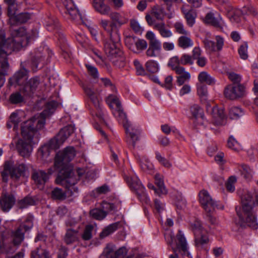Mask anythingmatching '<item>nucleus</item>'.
I'll return each instance as SVG.
<instances>
[{"label":"nucleus","instance_id":"60","mask_svg":"<svg viewBox=\"0 0 258 258\" xmlns=\"http://www.w3.org/2000/svg\"><path fill=\"white\" fill-rule=\"evenodd\" d=\"M155 155L156 159L163 166L166 168H170L171 167L172 165L171 163L163 157L159 152H156Z\"/></svg>","mask_w":258,"mask_h":258},{"label":"nucleus","instance_id":"8","mask_svg":"<svg viewBox=\"0 0 258 258\" xmlns=\"http://www.w3.org/2000/svg\"><path fill=\"white\" fill-rule=\"evenodd\" d=\"M177 239L176 246H172L173 253L169 255V258H180L179 254L183 257L192 258V256L188 251L186 239L180 230H179L177 234Z\"/></svg>","mask_w":258,"mask_h":258},{"label":"nucleus","instance_id":"49","mask_svg":"<svg viewBox=\"0 0 258 258\" xmlns=\"http://www.w3.org/2000/svg\"><path fill=\"white\" fill-rule=\"evenodd\" d=\"M90 215L96 220H101L106 216L107 213L104 211L96 208L90 211Z\"/></svg>","mask_w":258,"mask_h":258},{"label":"nucleus","instance_id":"19","mask_svg":"<svg viewBox=\"0 0 258 258\" xmlns=\"http://www.w3.org/2000/svg\"><path fill=\"white\" fill-rule=\"evenodd\" d=\"M203 21L205 23L210 24L218 28H222L224 26V21L221 16L218 14L215 16L213 12L208 13Z\"/></svg>","mask_w":258,"mask_h":258},{"label":"nucleus","instance_id":"41","mask_svg":"<svg viewBox=\"0 0 258 258\" xmlns=\"http://www.w3.org/2000/svg\"><path fill=\"white\" fill-rule=\"evenodd\" d=\"M190 229L192 231L195 236L201 233H204L206 231L202 227L199 220H196L190 223Z\"/></svg>","mask_w":258,"mask_h":258},{"label":"nucleus","instance_id":"11","mask_svg":"<svg viewBox=\"0 0 258 258\" xmlns=\"http://www.w3.org/2000/svg\"><path fill=\"white\" fill-rule=\"evenodd\" d=\"M149 40V47L146 52L148 57H160L162 50L161 43L152 31H148L146 34Z\"/></svg>","mask_w":258,"mask_h":258},{"label":"nucleus","instance_id":"15","mask_svg":"<svg viewBox=\"0 0 258 258\" xmlns=\"http://www.w3.org/2000/svg\"><path fill=\"white\" fill-rule=\"evenodd\" d=\"M13 51L11 46H0V73L7 75L9 69L8 56Z\"/></svg>","mask_w":258,"mask_h":258},{"label":"nucleus","instance_id":"25","mask_svg":"<svg viewBox=\"0 0 258 258\" xmlns=\"http://www.w3.org/2000/svg\"><path fill=\"white\" fill-rule=\"evenodd\" d=\"M154 29L158 31L160 36L163 38H169L173 35L171 31L163 21L155 24Z\"/></svg>","mask_w":258,"mask_h":258},{"label":"nucleus","instance_id":"45","mask_svg":"<svg viewBox=\"0 0 258 258\" xmlns=\"http://www.w3.org/2000/svg\"><path fill=\"white\" fill-rule=\"evenodd\" d=\"M51 196L53 200L59 201L64 200L67 198L66 193L58 187H55L52 190Z\"/></svg>","mask_w":258,"mask_h":258},{"label":"nucleus","instance_id":"26","mask_svg":"<svg viewBox=\"0 0 258 258\" xmlns=\"http://www.w3.org/2000/svg\"><path fill=\"white\" fill-rule=\"evenodd\" d=\"M80 227V224H79L77 229L71 228L67 231L64 237V240L67 244H71L78 240L79 236Z\"/></svg>","mask_w":258,"mask_h":258},{"label":"nucleus","instance_id":"16","mask_svg":"<svg viewBox=\"0 0 258 258\" xmlns=\"http://www.w3.org/2000/svg\"><path fill=\"white\" fill-rule=\"evenodd\" d=\"M16 198L14 193L4 190L0 197V207L4 212H8L15 205Z\"/></svg>","mask_w":258,"mask_h":258},{"label":"nucleus","instance_id":"27","mask_svg":"<svg viewBox=\"0 0 258 258\" xmlns=\"http://www.w3.org/2000/svg\"><path fill=\"white\" fill-rule=\"evenodd\" d=\"M30 18V14L28 13H21L18 15H14L9 17L10 25H15L17 23H23L26 22Z\"/></svg>","mask_w":258,"mask_h":258},{"label":"nucleus","instance_id":"55","mask_svg":"<svg viewBox=\"0 0 258 258\" xmlns=\"http://www.w3.org/2000/svg\"><path fill=\"white\" fill-rule=\"evenodd\" d=\"M25 95H22L20 92L12 93L10 96V101L12 104H18L24 101Z\"/></svg>","mask_w":258,"mask_h":258},{"label":"nucleus","instance_id":"20","mask_svg":"<svg viewBox=\"0 0 258 258\" xmlns=\"http://www.w3.org/2000/svg\"><path fill=\"white\" fill-rule=\"evenodd\" d=\"M126 253L127 250L125 247H122L114 251L112 247L107 246L100 258H124Z\"/></svg>","mask_w":258,"mask_h":258},{"label":"nucleus","instance_id":"34","mask_svg":"<svg viewBox=\"0 0 258 258\" xmlns=\"http://www.w3.org/2000/svg\"><path fill=\"white\" fill-rule=\"evenodd\" d=\"M31 258H51L49 252L39 246L31 252Z\"/></svg>","mask_w":258,"mask_h":258},{"label":"nucleus","instance_id":"46","mask_svg":"<svg viewBox=\"0 0 258 258\" xmlns=\"http://www.w3.org/2000/svg\"><path fill=\"white\" fill-rule=\"evenodd\" d=\"M118 223H114L108 225L107 227L105 228L102 232L100 234V237L101 238H103L109 234L112 233L116 231L118 228Z\"/></svg>","mask_w":258,"mask_h":258},{"label":"nucleus","instance_id":"61","mask_svg":"<svg viewBox=\"0 0 258 258\" xmlns=\"http://www.w3.org/2000/svg\"><path fill=\"white\" fill-rule=\"evenodd\" d=\"M247 48V44L245 42L242 44L238 49V53L241 59L245 60L248 58Z\"/></svg>","mask_w":258,"mask_h":258},{"label":"nucleus","instance_id":"10","mask_svg":"<svg viewBox=\"0 0 258 258\" xmlns=\"http://www.w3.org/2000/svg\"><path fill=\"white\" fill-rule=\"evenodd\" d=\"M200 203L207 213H213L216 209H223V206L213 200L208 191L203 189L199 194Z\"/></svg>","mask_w":258,"mask_h":258},{"label":"nucleus","instance_id":"4","mask_svg":"<svg viewBox=\"0 0 258 258\" xmlns=\"http://www.w3.org/2000/svg\"><path fill=\"white\" fill-rule=\"evenodd\" d=\"M38 130L32 121L27 120L23 123L21 126L22 138L18 141L16 145L17 149L22 157L30 156L33 150V145L37 140L35 136Z\"/></svg>","mask_w":258,"mask_h":258},{"label":"nucleus","instance_id":"56","mask_svg":"<svg viewBox=\"0 0 258 258\" xmlns=\"http://www.w3.org/2000/svg\"><path fill=\"white\" fill-rule=\"evenodd\" d=\"M58 25L57 20L53 17H49L46 22V27L48 31H52L57 28Z\"/></svg>","mask_w":258,"mask_h":258},{"label":"nucleus","instance_id":"43","mask_svg":"<svg viewBox=\"0 0 258 258\" xmlns=\"http://www.w3.org/2000/svg\"><path fill=\"white\" fill-rule=\"evenodd\" d=\"M155 181L160 193L162 195L166 194L167 191L164 186L163 176L159 173H156L155 175Z\"/></svg>","mask_w":258,"mask_h":258},{"label":"nucleus","instance_id":"62","mask_svg":"<svg viewBox=\"0 0 258 258\" xmlns=\"http://www.w3.org/2000/svg\"><path fill=\"white\" fill-rule=\"evenodd\" d=\"M227 145L228 148L234 151H238L240 148L239 144L233 137H229L227 142Z\"/></svg>","mask_w":258,"mask_h":258},{"label":"nucleus","instance_id":"3","mask_svg":"<svg viewBox=\"0 0 258 258\" xmlns=\"http://www.w3.org/2000/svg\"><path fill=\"white\" fill-rule=\"evenodd\" d=\"M106 102L112 109L113 115L118 118L123 124L126 132L127 142L133 148L136 146V142L139 141L140 130L139 127L130 122L123 112L118 98L115 95H110L106 99Z\"/></svg>","mask_w":258,"mask_h":258},{"label":"nucleus","instance_id":"28","mask_svg":"<svg viewBox=\"0 0 258 258\" xmlns=\"http://www.w3.org/2000/svg\"><path fill=\"white\" fill-rule=\"evenodd\" d=\"M45 63L44 53L40 51L36 52L32 58V69L33 71H36L39 64L43 66Z\"/></svg>","mask_w":258,"mask_h":258},{"label":"nucleus","instance_id":"14","mask_svg":"<svg viewBox=\"0 0 258 258\" xmlns=\"http://www.w3.org/2000/svg\"><path fill=\"white\" fill-rule=\"evenodd\" d=\"M245 94V88L242 84L228 85L224 91L225 96L230 100L242 97Z\"/></svg>","mask_w":258,"mask_h":258},{"label":"nucleus","instance_id":"53","mask_svg":"<svg viewBox=\"0 0 258 258\" xmlns=\"http://www.w3.org/2000/svg\"><path fill=\"white\" fill-rule=\"evenodd\" d=\"M100 26L106 32H107L110 34V37H111V33H113L115 32H117V31H113V29L115 28L113 26L111 25V22L108 20L102 19L100 21Z\"/></svg>","mask_w":258,"mask_h":258},{"label":"nucleus","instance_id":"44","mask_svg":"<svg viewBox=\"0 0 258 258\" xmlns=\"http://www.w3.org/2000/svg\"><path fill=\"white\" fill-rule=\"evenodd\" d=\"M98 172V170L92 168L91 166L87 167L84 169L82 172V178H85L88 180L93 179Z\"/></svg>","mask_w":258,"mask_h":258},{"label":"nucleus","instance_id":"18","mask_svg":"<svg viewBox=\"0 0 258 258\" xmlns=\"http://www.w3.org/2000/svg\"><path fill=\"white\" fill-rule=\"evenodd\" d=\"M32 178L35 183L39 188H43L44 185L48 180L49 177L44 170L33 169L32 173Z\"/></svg>","mask_w":258,"mask_h":258},{"label":"nucleus","instance_id":"23","mask_svg":"<svg viewBox=\"0 0 258 258\" xmlns=\"http://www.w3.org/2000/svg\"><path fill=\"white\" fill-rule=\"evenodd\" d=\"M40 81L38 77L31 78L24 86L22 93L25 96H31L39 85Z\"/></svg>","mask_w":258,"mask_h":258},{"label":"nucleus","instance_id":"51","mask_svg":"<svg viewBox=\"0 0 258 258\" xmlns=\"http://www.w3.org/2000/svg\"><path fill=\"white\" fill-rule=\"evenodd\" d=\"M34 204L35 201L32 198L29 197H26L18 202V206L20 209L26 208Z\"/></svg>","mask_w":258,"mask_h":258},{"label":"nucleus","instance_id":"22","mask_svg":"<svg viewBox=\"0 0 258 258\" xmlns=\"http://www.w3.org/2000/svg\"><path fill=\"white\" fill-rule=\"evenodd\" d=\"M28 72L25 68L21 69L19 71L10 79L9 83L11 85H22L27 79Z\"/></svg>","mask_w":258,"mask_h":258},{"label":"nucleus","instance_id":"5","mask_svg":"<svg viewBox=\"0 0 258 258\" xmlns=\"http://www.w3.org/2000/svg\"><path fill=\"white\" fill-rule=\"evenodd\" d=\"M15 25H10L12 37L4 40L2 45L11 46L13 51H19L26 46L31 37L28 34L24 27L15 28Z\"/></svg>","mask_w":258,"mask_h":258},{"label":"nucleus","instance_id":"58","mask_svg":"<svg viewBox=\"0 0 258 258\" xmlns=\"http://www.w3.org/2000/svg\"><path fill=\"white\" fill-rule=\"evenodd\" d=\"M147 70L152 73H156L159 70L158 65L156 61L152 60L148 61L146 63Z\"/></svg>","mask_w":258,"mask_h":258},{"label":"nucleus","instance_id":"24","mask_svg":"<svg viewBox=\"0 0 258 258\" xmlns=\"http://www.w3.org/2000/svg\"><path fill=\"white\" fill-rule=\"evenodd\" d=\"M181 11L184 15L187 25L190 27H192L195 24L197 17V14L195 11L192 9H189V6L185 4L183 5Z\"/></svg>","mask_w":258,"mask_h":258},{"label":"nucleus","instance_id":"7","mask_svg":"<svg viewBox=\"0 0 258 258\" xmlns=\"http://www.w3.org/2000/svg\"><path fill=\"white\" fill-rule=\"evenodd\" d=\"M25 170L26 166L24 164L13 165L12 161H7L4 165V169L1 172L3 180L7 182L9 174L12 179L16 181L18 180L21 176L23 175Z\"/></svg>","mask_w":258,"mask_h":258},{"label":"nucleus","instance_id":"21","mask_svg":"<svg viewBox=\"0 0 258 258\" xmlns=\"http://www.w3.org/2000/svg\"><path fill=\"white\" fill-rule=\"evenodd\" d=\"M210 114L213 118V122L215 125L220 126L226 124V118L222 108H219L217 106L215 107Z\"/></svg>","mask_w":258,"mask_h":258},{"label":"nucleus","instance_id":"57","mask_svg":"<svg viewBox=\"0 0 258 258\" xmlns=\"http://www.w3.org/2000/svg\"><path fill=\"white\" fill-rule=\"evenodd\" d=\"M165 239L168 244L170 245L171 247L176 246V242H177V238L175 239L174 234L171 231H167L165 233Z\"/></svg>","mask_w":258,"mask_h":258},{"label":"nucleus","instance_id":"47","mask_svg":"<svg viewBox=\"0 0 258 258\" xmlns=\"http://www.w3.org/2000/svg\"><path fill=\"white\" fill-rule=\"evenodd\" d=\"M242 15L243 13L240 10H235L233 12H231L229 13V19L232 23H238L241 20Z\"/></svg>","mask_w":258,"mask_h":258},{"label":"nucleus","instance_id":"29","mask_svg":"<svg viewBox=\"0 0 258 258\" xmlns=\"http://www.w3.org/2000/svg\"><path fill=\"white\" fill-rule=\"evenodd\" d=\"M74 132V126L72 125H69L62 128L56 136H57V139L60 141V143H63Z\"/></svg>","mask_w":258,"mask_h":258},{"label":"nucleus","instance_id":"37","mask_svg":"<svg viewBox=\"0 0 258 258\" xmlns=\"http://www.w3.org/2000/svg\"><path fill=\"white\" fill-rule=\"evenodd\" d=\"M239 170L241 175L247 180H250L254 173L253 170L246 164H241L239 167Z\"/></svg>","mask_w":258,"mask_h":258},{"label":"nucleus","instance_id":"33","mask_svg":"<svg viewBox=\"0 0 258 258\" xmlns=\"http://www.w3.org/2000/svg\"><path fill=\"white\" fill-rule=\"evenodd\" d=\"M112 64L117 68H123L126 64L125 58L123 52H119L113 57L109 58Z\"/></svg>","mask_w":258,"mask_h":258},{"label":"nucleus","instance_id":"17","mask_svg":"<svg viewBox=\"0 0 258 258\" xmlns=\"http://www.w3.org/2000/svg\"><path fill=\"white\" fill-rule=\"evenodd\" d=\"M216 42L209 40L208 38H205L203 42L206 49L212 52L221 51L224 44V40L223 37L219 35L215 37Z\"/></svg>","mask_w":258,"mask_h":258},{"label":"nucleus","instance_id":"12","mask_svg":"<svg viewBox=\"0 0 258 258\" xmlns=\"http://www.w3.org/2000/svg\"><path fill=\"white\" fill-rule=\"evenodd\" d=\"M57 105V103L56 101H52L48 102L45 109L37 117H34L28 121H32L37 129L43 128L45 123V118L54 112Z\"/></svg>","mask_w":258,"mask_h":258},{"label":"nucleus","instance_id":"31","mask_svg":"<svg viewBox=\"0 0 258 258\" xmlns=\"http://www.w3.org/2000/svg\"><path fill=\"white\" fill-rule=\"evenodd\" d=\"M104 0H93V7L96 11L102 15H107L110 10V7L106 5Z\"/></svg>","mask_w":258,"mask_h":258},{"label":"nucleus","instance_id":"30","mask_svg":"<svg viewBox=\"0 0 258 258\" xmlns=\"http://www.w3.org/2000/svg\"><path fill=\"white\" fill-rule=\"evenodd\" d=\"M63 5L66 9V13L71 16L72 20H75L79 16V10L74 7L72 0H65L63 2Z\"/></svg>","mask_w":258,"mask_h":258},{"label":"nucleus","instance_id":"2","mask_svg":"<svg viewBox=\"0 0 258 258\" xmlns=\"http://www.w3.org/2000/svg\"><path fill=\"white\" fill-rule=\"evenodd\" d=\"M242 211H238L236 208L239 217L238 224L242 227H249L256 229L258 223L255 214V208L258 205V194L255 192L244 194L241 198Z\"/></svg>","mask_w":258,"mask_h":258},{"label":"nucleus","instance_id":"6","mask_svg":"<svg viewBox=\"0 0 258 258\" xmlns=\"http://www.w3.org/2000/svg\"><path fill=\"white\" fill-rule=\"evenodd\" d=\"M28 228L25 225H20L16 230L12 231L11 234V241L13 245H5L0 239V250L4 248L7 253H13L21 244L24 239V232Z\"/></svg>","mask_w":258,"mask_h":258},{"label":"nucleus","instance_id":"1","mask_svg":"<svg viewBox=\"0 0 258 258\" xmlns=\"http://www.w3.org/2000/svg\"><path fill=\"white\" fill-rule=\"evenodd\" d=\"M76 156V151L73 147H67L57 153L55 156L54 167L60 169L55 179V183L64 186L71 194L78 193L79 187L76 185L78 179L74 175L72 168L67 163Z\"/></svg>","mask_w":258,"mask_h":258},{"label":"nucleus","instance_id":"50","mask_svg":"<svg viewBox=\"0 0 258 258\" xmlns=\"http://www.w3.org/2000/svg\"><path fill=\"white\" fill-rule=\"evenodd\" d=\"M94 105V109L92 110L91 113L93 116H95L99 120H102L105 122L103 118V112L102 110V108L100 105V100L98 101L97 104H93Z\"/></svg>","mask_w":258,"mask_h":258},{"label":"nucleus","instance_id":"52","mask_svg":"<svg viewBox=\"0 0 258 258\" xmlns=\"http://www.w3.org/2000/svg\"><path fill=\"white\" fill-rule=\"evenodd\" d=\"M197 93L202 101H207L208 90L206 86L202 84L197 85Z\"/></svg>","mask_w":258,"mask_h":258},{"label":"nucleus","instance_id":"40","mask_svg":"<svg viewBox=\"0 0 258 258\" xmlns=\"http://www.w3.org/2000/svg\"><path fill=\"white\" fill-rule=\"evenodd\" d=\"M85 94L90 99L93 104H97L99 100L97 94L90 86H84L83 87Z\"/></svg>","mask_w":258,"mask_h":258},{"label":"nucleus","instance_id":"36","mask_svg":"<svg viewBox=\"0 0 258 258\" xmlns=\"http://www.w3.org/2000/svg\"><path fill=\"white\" fill-rule=\"evenodd\" d=\"M7 6L8 15L10 17L15 15L18 10V5L17 0H4Z\"/></svg>","mask_w":258,"mask_h":258},{"label":"nucleus","instance_id":"9","mask_svg":"<svg viewBox=\"0 0 258 258\" xmlns=\"http://www.w3.org/2000/svg\"><path fill=\"white\" fill-rule=\"evenodd\" d=\"M120 35L118 32L111 33L110 39L104 43V51L108 58H110L119 52L121 50Z\"/></svg>","mask_w":258,"mask_h":258},{"label":"nucleus","instance_id":"48","mask_svg":"<svg viewBox=\"0 0 258 258\" xmlns=\"http://www.w3.org/2000/svg\"><path fill=\"white\" fill-rule=\"evenodd\" d=\"M50 150L49 146L44 145L38 151V156L42 160L45 161L49 156Z\"/></svg>","mask_w":258,"mask_h":258},{"label":"nucleus","instance_id":"59","mask_svg":"<svg viewBox=\"0 0 258 258\" xmlns=\"http://www.w3.org/2000/svg\"><path fill=\"white\" fill-rule=\"evenodd\" d=\"M94 227L92 225H88L85 227L83 233L82 234V238L85 240H89L92 237V231Z\"/></svg>","mask_w":258,"mask_h":258},{"label":"nucleus","instance_id":"54","mask_svg":"<svg viewBox=\"0 0 258 258\" xmlns=\"http://www.w3.org/2000/svg\"><path fill=\"white\" fill-rule=\"evenodd\" d=\"M85 66L89 76L94 79H97L99 78V73L97 69L95 67L89 63H85Z\"/></svg>","mask_w":258,"mask_h":258},{"label":"nucleus","instance_id":"13","mask_svg":"<svg viewBox=\"0 0 258 258\" xmlns=\"http://www.w3.org/2000/svg\"><path fill=\"white\" fill-rule=\"evenodd\" d=\"M124 178L132 190L145 200V203L149 202V199L145 192V187L136 176H125Z\"/></svg>","mask_w":258,"mask_h":258},{"label":"nucleus","instance_id":"39","mask_svg":"<svg viewBox=\"0 0 258 258\" xmlns=\"http://www.w3.org/2000/svg\"><path fill=\"white\" fill-rule=\"evenodd\" d=\"M177 42L179 47L183 49H186L191 47L194 44L193 41L189 37L187 36V35L179 37L178 39Z\"/></svg>","mask_w":258,"mask_h":258},{"label":"nucleus","instance_id":"32","mask_svg":"<svg viewBox=\"0 0 258 258\" xmlns=\"http://www.w3.org/2000/svg\"><path fill=\"white\" fill-rule=\"evenodd\" d=\"M110 18L111 20V25L114 28L120 26L127 22V20L124 17L116 12L111 13Z\"/></svg>","mask_w":258,"mask_h":258},{"label":"nucleus","instance_id":"42","mask_svg":"<svg viewBox=\"0 0 258 258\" xmlns=\"http://www.w3.org/2000/svg\"><path fill=\"white\" fill-rule=\"evenodd\" d=\"M244 115L243 110L236 106L231 107L229 111V115L232 119H237Z\"/></svg>","mask_w":258,"mask_h":258},{"label":"nucleus","instance_id":"63","mask_svg":"<svg viewBox=\"0 0 258 258\" xmlns=\"http://www.w3.org/2000/svg\"><path fill=\"white\" fill-rule=\"evenodd\" d=\"M174 27L175 29L176 32L180 34L185 35L189 34V32L185 29L183 24L181 22H176L174 24Z\"/></svg>","mask_w":258,"mask_h":258},{"label":"nucleus","instance_id":"38","mask_svg":"<svg viewBox=\"0 0 258 258\" xmlns=\"http://www.w3.org/2000/svg\"><path fill=\"white\" fill-rule=\"evenodd\" d=\"M195 245L198 248H202L203 246L209 242V238L206 231L204 233L195 236Z\"/></svg>","mask_w":258,"mask_h":258},{"label":"nucleus","instance_id":"35","mask_svg":"<svg viewBox=\"0 0 258 258\" xmlns=\"http://www.w3.org/2000/svg\"><path fill=\"white\" fill-rule=\"evenodd\" d=\"M198 80L200 84L206 83L209 85H213L215 84V79L210 76L207 72H202L198 76Z\"/></svg>","mask_w":258,"mask_h":258},{"label":"nucleus","instance_id":"64","mask_svg":"<svg viewBox=\"0 0 258 258\" xmlns=\"http://www.w3.org/2000/svg\"><path fill=\"white\" fill-rule=\"evenodd\" d=\"M180 58L177 56L172 57L168 62L169 66H170L174 71L176 70V69L180 68L181 67L180 66Z\"/></svg>","mask_w":258,"mask_h":258}]
</instances>
